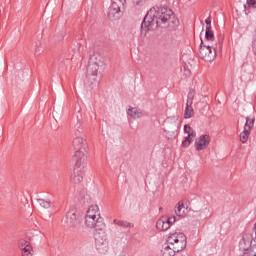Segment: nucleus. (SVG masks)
Returning a JSON list of instances; mask_svg holds the SVG:
<instances>
[{
	"instance_id": "obj_1",
	"label": "nucleus",
	"mask_w": 256,
	"mask_h": 256,
	"mask_svg": "<svg viewBox=\"0 0 256 256\" xmlns=\"http://www.w3.org/2000/svg\"><path fill=\"white\" fill-rule=\"evenodd\" d=\"M179 25V19L173 14V10L167 6H154L152 7L144 17L141 24V31L147 33L155 27H161L162 29H169L173 31L175 27Z\"/></svg>"
},
{
	"instance_id": "obj_2",
	"label": "nucleus",
	"mask_w": 256,
	"mask_h": 256,
	"mask_svg": "<svg viewBox=\"0 0 256 256\" xmlns=\"http://www.w3.org/2000/svg\"><path fill=\"white\" fill-rule=\"evenodd\" d=\"M85 225L88 229H95L94 239L97 251L102 254L107 253L109 251V241H107V232H105V220L101 217V214L85 218Z\"/></svg>"
},
{
	"instance_id": "obj_3",
	"label": "nucleus",
	"mask_w": 256,
	"mask_h": 256,
	"mask_svg": "<svg viewBox=\"0 0 256 256\" xmlns=\"http://www.w3.org/2000/svg\"><path fill=\"white\" fill-rule=\"evenodd\" d=\"M75 135L76 137L73 140L74 156L73 161L76 163V167H85L87 165V141L83 139L82 136H79L81 133V123L75 125Z\"/></svg>"
},
{
	"instance_id": "obj_4",
	"label": "nucleus",
	"mask_w": 256,
	"mask_h": 256,
	"mask_svg": "<svg viewBox=\"0 0 256 256\" xmlns=\"http://www.w3.org/2000/svg\"><path fill=\"white\" fill-rule=\"evenodd\" d=\"M103 67V61H101V56L92 55L90 56L88 66H87V76L93 77L94 81H97V77L101 75V68Z\"/></svg>"
},
{
	"instance_id": "obj_5",
	"label": "nucleus",
	"mask_w": 256,
	"mask_h": 256,
	"mask_svg": "<svg viewBox=\"0 0 256 256\" xmlns=\"http://www.w3.org/2000/svg\"><path fill=\"white\" fill-rule=\"evenodd\" d=\"M167 243L179 253L187 247V236L183 233H173L168 237Z\"/></svg>"
},
{
	"instance_id": "obj_6",
	"label": "nucleus",
	"mask_w": 256,
	"mask_h": 256,
	"mask_svg": "<svg viewBox=\"0 0 256 256\" xmlns=\"http://www.w3.org/2000/svg\"><path fill=\"white\" fill-rule=\"evenodd\" d=\"M198 55L200 59H203L204 61L211 63V61H215L217 51L215 50L214 45L203 43V39H201Z\"/></svg>"
},
{
	"instance_id": "obj_7",
	"label": "nucleus",
	"mask_w": 256,
	"mask_h": 256,
	"mask_svg": "<svg viewBox=\"0 0 256 256\" xmlns=\"http://www.w3.org/2000/svg\"><path fill=\"white\" fill-rule=\"evenodd\" d=\"M64 223L66 227H69V229H81V219L79 216H77V213H75L73 210H70L66 213V217L64 219Z\"/></svg>"
},
{
	"instance_id": "obj_8",
	"label": "nucleus",
	"mask_w": 256,
	"mask_h": 256,
	"mask_svg": "<svg viewBox=\"0 0 256 256\" xmlns=\"http://www.w3.org/2000/svg\"><path fill=\"white\" fill-rule=\"evenodd\" d=\"M254 125L255 118L247 116L246 123L244 125V130L240 133L241 143H247V141H249V135H251V129H253Z\"/></svg>"
},
{
	"instance_id": "obj_9",
	"label": "nucleus",
	"mask_w": 256,
	"mask_h": 256,
	"mask_svg": "<svg viewBox=\"0 0 256 256\" xmlns=\"http://www.w3.org/2000/svg\"><path fill=\"white\" fill-rule=\"evenodd\" d=\"M175 221H177L175 216H162L156 222V228L158 231H168V229H171V225L175 224Z\"/></svg>"
},
{
	"instance_id": "obj_10",
	"label": "nucleus",
	"mask_w": 256,
	"mask_h": 256,
	"mask_svg": "<svg viewBox=\"0 0 256 256\" xmlns=\"http://www.w3.org/2000/svg\"><path fill=\"white\" fill-rule=\"evenodd\" d=\"M209 143H211V136L201 135L195 140L196 151H203L207 149V147H209Z\"/></svg>"
},
{
	"instance_id": "obj_11",
	"label": "nucleus",
	"mask_w": 256,
	"mask_h": 256,
	"mask_svg": "<svg viewBox=\"0 0 256 256\" xmlns=\"http://www.w3.org/2000/svg\"><path fill=\"white\" fill-rule=\"evenodd\" d=\"M85 166H77V163L75 162V168L70 176V179L72 183L79 184L83 181V169Z\"/></svg>"
},
{
	"instance_id": "obj_12",
	"label": "nucleus",
	"mask_w": 256,
	"mask_h": 256,
	"mask_svg": "<svg viewBox=\"0 0 256 256\" xmlns=\"http://www.w3.org/2000/svg\"><path fill=\"white\" fill-rule=\"evenodd\" d=\"M121 11H123V8H120L117 3H114L112 1L108 12L109 19H111L112 21H117V19L121 17Z\"/></svg>"
},
{
	"instance_id": "obj_13",
	"label": "nucleus",
	"mask_w": 256,
	"mask_h": 256,
	"mask_svg": "<svg viewBox=\"0 0 256 256\" xmlns=\"http://www.w3.org/2000/svg\"><path fill=\"white\" fill-rule=\"evenodd\" d=\"M19 249L22 251V256H33V246L26 240H20Z\"/></svg>"
},
{
	"instance_id": "obj_14",
	"label": "nucleus",
	"mask_w": 256,
	"mask_h": 256,
	"mask_svg": "<svg viewBox=\"0 0 256 256\" xmlns=\"http://www.w3.org/2000/svg\"><path fill=\"white\" fill-rule=\"evenodd\" d=\"M187 208L183 202H178L176 207L174 208V213L177 217H185Z\"/></svg>"
},
{
	"instance_id": "obj_15",
	"label": "nucleus",
	"mask_w": 256,
	"mask_h": 256,
	"mask_svg": "<svg viewBox=\"0 0 256 256\" xmlns=\"http://www.w3.org/2000/svg\"><path fill=\"white\" fill-rule=\"evenodd\" d=\"M97 215H101V212H99V206L92 205L88 208L85 218L95 217Z\"/></svg>"
},
{
	"instance_id": "obj_16",
	"label": "nucleus",
	"mask_w": 256,
	"mask_h": 256,
	"mask_svg": "<svg viewBox=\"0 0 256 256\" xmlns=\"http://www.w3.org/2000/svg\"><path fill=\"white\" fill-rule=\"evenodd\" d=\"M127 115L132 117V119H140V117H143V112L137 108H130L127 111Z\"/></svg>"
},
{
	"instance_id": "obj_17",
	"label": "nucleus",
	"mask_w": 256,
	"mask_h": 256,
	"mask_svg": "<svg viewBox=\"0 0 256 256\" xmlns=\"http://www.w3.org/2000/svg\"><path fill=\"white\" fill-rule=\"evenodd\" d=\"M36 201L38 205L42 207V209H51V207H53V202L51 200L39 198Z\"/></svg>"
},
{
	"instance_id": "obj_18",
	"label": "nucleus",
	"mask_w": 256,
	"mask_h": 256,
	"mask_svg": "<svg viewBox=\"0 0 256 256\" xmlns=\"http://www.w3.org/2000/svg\"><path fill=\"white\" fill-rule=\"evenodd\" d=\"M175 253H178L173 247H171V244L167 243V246L164 247L162 250L163 256H175Z\"/></svg>"
},
{
	"instance_id": "obj_19",
	"label": "nucleus",
	"mask_w": 256,
	"mask_h": 256,
	"mask_svg": "<svg viewBox=\"0 0 256 256\" xmlns=\"http://www.w3.org/2000/svg\"><path fill=\"white\" fill-rule=\"evenodd\" d=\"M193 104H187L184 112V119H191L193 117Z\"/></svg>"
},
{
	"instance_id": "obj_20",
	"label": "nucleus",
	"mask_w": 256,
	"mask_h": 256,
	"mask_svg": "<svg viewBox=\"0 0 256 256\" xmlns=\"http://www.w3.org/2000/svg\"><path fill=\"white\" fill-rule=\"evenodd\" d=\"M184 133H187L188 137H190L192 141L193 139H195V137H197V133L195 132V130H193L191 126L187 124L184 125Z\"/></svg>"
},
{
	"instance_id": "obj_21",
	"label": "nucleus",
	"mask_w": 256,
	"mask_h": 256,
	"mask_svg": "<svg viewBox=\"0 0 256 256\" xmlns=\"http://www.w3.org/2000/svg\"><path fill=\"white\" fill-rule=\"evenodd\" d=\"M113 223H115V225H118V227H123L124 229H128V228H133L134 227V225L131 224L130 222L121 221V220H117V219H114Z\"/></svg>"
},
{
	"instance_id": "obj_22",
	"label": "nucleus",
	"mask_w": 256,
	"mask_h": 256,
	"mask_svg": "<svg viewBox=\"0 0 256 256\" xmlns=\"http://www.w3.org/2000/svg\"><path fill=\"white\" fill-rule=\"evenodd\" d=\"M205 40L209 41L210 43H215V34L213 33L212 28L206 29Z\"/></svg>"
},
{
	"instance_id": "obj_23",
	"label": "nucleus",
	"mask_w": 256,
	"mask_h": 256,
	"mask_svg": "<svg viewBox=\"0 0 256 256\" xmlns=\"http://www.w3.org/2000/svg\"><path fill=\"white\" fill-rule=\"evenodd\" d=\"M193 99H195V90L190 89L187 95V102L188 105H193Z\"/></svg>"
},
{
	"instance_id": "obj_24",
	"label": "nucleus",
	"mask_w": 256,
	"mask_h": 256,
	"mask_svg": "<svg viewBox=\"0 0 256 256\" xmlns=\"http://www.w3.org/2000/svg\"><path fill=\"white\" fill-rule=\"evenodd\" d=\"M191 143H193L192 138L187 136V137H185L184 141H182V147L187 148V147H189V145H191Z\"/></svg>"
},
{
	"instance_id": "obj_25",
	"label": "nucleus",
	"mask_w": 256,
	"mask_h": 256,
	"mask_svg": "<svg viewBox=\"0 0 256 256\" xmlns=\"http://www.w3.org/2000/svg\"><path fill=\"white\" fill-rule=\"evenodd\" d=\"M112 2L116 3V5L122 9H125V4L127 0H112Z\"/></svg>"
},
{
	"instance_id": "obj_26",
	"label": "nucleus",
	"mask_w": 256,
	"mask_h": 256,
	"mask_svg": "<svg viewBox=\"0 0 256 256\" xmlns=\"http://www.w3.org/2000/svg\"><path fill=\"white\" fill-rule=\"evenodd\" d=\"M67 63H69V59L60 60V62H59L60 69H63L65 67V65H67Z\"/></svg>"
},
{
	"instance_id": "obj_27",
	"label": "nucleus",
	"mask_w": 256,
	"mask_h": 256,
	"mask_svg": "<svg viewBox=\"0 0 256 256\" xmlns=\"http://www.w3.org/2000/svg\"><path fill=\"white\" fill-rule=\"evenodd\" d=\"M248 7H253V9H256V0H247Z\"/></svg>"
},
{
	"instance_id": "obj_28",
	"label": "nucleus",
	"mask_w": 256,
	"mask_h": 256,
	"mask_svg": "<svg viewBox=\"0 0 256 256\" xmlns=\"http://www.w3.org/2000/svg\"><path fill=\"white\" fill-rule=\"evenodd\" d=\"M205 23H206V29H212V28H211V16H209V17L205 20Z\"/></svg>"
},
{
	"instance_id": "obj_29",
	"label": "nucleus",
	"mask_w": 256,
	"mask_h": 256,
	"mask_svg": "<svg viewBox=\"0 0 256 256\" xmlns=\"http://www.w3.org/2000/svg\"><path fill=\"white\" fill-rule=\"evenodd\" d=\"M183 75L184 77H191V70L184 68Z\"/></svg>"
},
{
	"instance_id": "obj_30",
	"label": "nucleus",
	"mask_w": 256,
	"mask_h": 256,
	"mask_svg": "<svg viewBox=\"0 0 256 256\" xmlns=\"http://www.w3.org/2000/svg\"><path fill=\"white\" fill-rule=\"evenodd\" d=\"M203 43H206V45H213L215 47V42L204 40Z\"/></svg>"
},
{
	"instance_id": "obj_31",
	"label": "nucleus",
	"mask_w": 256,
	"mask_h": 256,
	"mask_svg": "<svg viewBox=\"0 0 256 256\" xmlns=\"http://www.w3.org/2000/svg\"><path fill=\"white\" fill-rule=\"evenodd\" d=\"M243 256H249V254H244Z\"/></svg>"
},
{
	"instance_id": "obj_32",
	"label": "nucleus",
	"mask_w": 256,
	"mask_h": 256,
	"mask_svg": "<svg viewBox=\"0 0 256 256\" xmlns=\"http://www.w3.org/2000/svg\"><path fill=\"white\" fill-rule=\"evenodd\" d=\"M159 209H160V211H162V210H163V208H161V207H160Z\"/></svg>"
},
{
	"instance_id": "obj_33",
	"label": "nucleus",
	"mask_w": 256,
	"mask_h": 256,
	"mask_svg": "<svg viewBox=\"0 0 256 256\" xmlns=\"http://www.w3.org/2000/svg\"><path fill=\"white\" fill-rule=\"evenodd\" d=\"M37 53H38V52L36 51L35 54L37 55Z\"/></svg>"
},
{
	"instance_id": "obj_34",
	"label": "nucleus",
	"mask_w": 256,
	"mask_h": 256,
	"mask_svg": "<svg viewBox=\"0 0 256 256\" xmlns=\"http://www.w3.org/2000/svg\"><path fill=\"white\" fill-rule=\"evenodd\" d=\"M253 256H256V254H254Z\"/></svg>"
}]
</instances>
